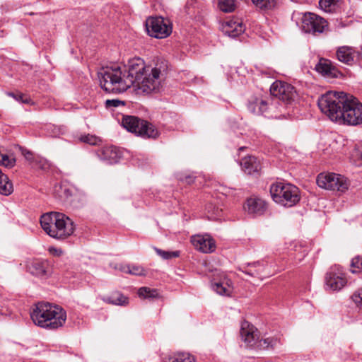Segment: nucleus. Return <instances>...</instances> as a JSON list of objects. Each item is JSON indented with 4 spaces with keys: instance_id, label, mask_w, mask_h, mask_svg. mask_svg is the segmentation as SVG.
<instances>
[{
    "instance_id": "obj_1",
    "label": "nucleus",
    "mask_w": 362,
    "mask_h": 362,
    "mask_svg": "<svg viewBox=\"0 0 362 362\" xmlns=\"http://www.w3.org/2000/svg\"><path fill=\"white\" fill-rule=\"evenodd\" d=\"M168 70V62L158 59L153 64L146 65L141 58L129 60L127 66L117 65L103 68L98 72L100 85L107 93H121L136 85L146 93L157 92Z\"/></svg>"
},
{
    "instance_id": "obj_2",
    "label": "nucleus",
    "mask_w": 362,
    "mask_h": 362,
    "mask_svg": "<svg viewBox=\"0 0 362 362\" xmlns=\"http://www.w3.org/2000/svg\"><path fill=\"white\" fill-rule=\"evenodd\" d=\"M317 104L322 113L339 124L362 123V104L344 92L328 91L320 96Z\"/></svg>"
},
{
    "instance_id": "obj_3",
    "label": "nucleus",
    "mask_w": 362,
    "mask_h": 362,
    "mask_svg": "<svg viewBox=\"0 0 362 362\" xmlns=\"http://www.w3.org/2000/svg\"><path fill=\"white\" fill-rule=\"evenodd\" d=\"M35 325L48 329L62 327L66 320V312L59 306L47 302L36 303L30 312Z\"/></svg>"
},
{
    "instance_id": "obj_4",
    "label": "nucleus",
    "mask_w": 362,
    "mask_h": 362,
    "mask_svg": "<svg viewBox=\"0 0 362 362\" xmlns=\"http://www.w3.org/2000/svg\"><path fill=\"white\" fill-rule=\"evenodd\" d=\"M40 223L46 234L57 240H65L75 230L73 221L60 212L50 211L43 214L40 216Z\"/></svg>"
},
{
    "instance_id": "obj_5",
    "label": "nucleus",
    "mask_w": 362,
    "mask_h": 362,
    "mask_svg": "<svg viewBox=\"0 0 362 362\" xmlns=\"http://www.w3.org/2000/svg\"><path fill=\"white\" fill-rule=\"evenodd\" d=\"M269 191L274 202L284 207H292L300 199L299 189L291 183L276 182Z\"/></svg>"
},
{
    "instance_id": "obj_6",
    "label": "nucleus",
    "mask_w": 362,
    "mask_h": 362,
    "mask_svg": "<svg viewBox=\"0 0 362 362\" xmlns=\"http://www.w3.org/2000/svg\"><path fill=\"white\" fill-rule=\"evenodd\" d=\"M122 125L128 132L144 138L155 139L159 134L158 129L152 124L136 116H123Z\"/></svg>"
},
{
    "instance_id": "obj_7",
    "label": "nucleus",
    "mask_w": 362,
    "mask_h": 362,
    "mask_svg": "<svg viewBox=\"0 0 362 362\" xmlns=\"http://www.w3.org/2000/svg\"><path fill=\"white\" fill-rule=\"evenodd\" d=\"M277 103V100L271 97L252 96L248 100L247 109L254 115L274 118L278 117Z\"/></svg>"
},
{
    "instance_id": "obj_8",
    "label": "nucleus",
    "mask_w": 362,
    "mask_h": 362,
    "mask_svg": "<svg viewBox=\"0 0 362 362\" xmlns=\"http://www.w3.org/2000/svg\"><path fill=\"white\" fill-rule=\"evenodd\" d=\"M316 181L320 188L340 192H346L350 185L346 177L334 173H320Z\"/></svg>"
},
{
    "instance_id": "obj_9",
    "label": "nucleus",
    "mask_w": 362,
    "mask_h": 362,
    "mask_svg": "<svg viewBox=\"0 0 362 362\" xmlns=\"http://www.w3.org/2000/svg\"><path fill=\"white\" fill-rule=\"evenodd\" d=\"M146 28L150 36L163 39L171 34L173 25L169 19L160 16L150 17L146 21Z\"/></svg>"
},
{
    "instance_id": "obj_10",
    "label": "nucleus",
    "mask_w": 362,
    "mask_h": 362,
    "mask_svg": "<svg viewBox=\"0 0 362 362\" xmlns=\"http://www.w3.org/2000/svg\"><path fill=\"white\" fill-rule=\"evenodd\" d=\"M270 93L274 98L287 103L294 101L298 95L293 86L281 81H276L272 84Z\"/></svg>"
},
{
    "instance_id": "obj_11",
    "label": "nucleus",
    "mask_w": 362,
    "mask_h": 362,
    "mask_svg": "<svg viewBox=\"0 0 362 362\" xmlns=\"http://www.w3.org/2000/svg\"><path fill=\"white\" fill-rule=\"evenodd\" d=\"M327 21L311 13H305L302 17V30L306 33L317 35L324 32L327 27Z\"/></svg>"
},
{
    "instance_id": "obj_12",
    "label": "nucleus",
    "mask_w": 362,
    "mask_h": 362,
    "mask_svg": "<svg viewBox=\"0 0 362 362\" xmlns=\"http://www.w3.org/2000/svg\"><path fill=\"white\" fill-rule=\"evenodd\" d=\"M240 334L246 347L256 349L259 337V332L254 325L247 321L242 322Z\"/></svg>"
},
{
    "instance_id": "obj_13",
    "label": "nucleus",
    "mask_w": 362,
    "mask_h": 362,
    "mask_svg": "<svg viewBox=\"0 0 362 362\" xmlns=\"http://www.w3.org/2000/svg\"><path fill=\"white\" fill-rule=\"evenodd\" d=\"M220 30L225 35L235 38L244 33L245 26L240 19L233 18L223 21L220 25Z\"/></svg>"
},
{
    "instance_id": "obj_14",
    "label": "nucleus",
    "mask_w": 362,
    "mask_h": 362,
    "mask_svg": "<svg viewBox=\"0 0 362 362\" xmlns=\"http://www.w3.org/2000/svg\"><path fill=\"white\" fill-rule=\"evenodd\" d=\"M346 284L344 274L339 267L331 268L325 277V286L332 291H339Z\"/></svg>"
},
{
    "instance_id": "obj_15",
    "label": "nucleus",
    "mask_w": 362,
    "mask_h": 362,
    "mask_svg": "<svg viewBox=\"0 0 362 362\" xmlns=\"http://www.w3.org/2000/svg\"><path fill=\"white\" fill-rule=\"evenodd\" d=\"M191 242L197 250L203 253H211L216 249L214 240L208 234L193 235Z\"/></svg>"
},
{
    "instance_id": "obj_16",
    "label": "nucleus",
    "mask_w": 362,
    "mask_h": 362,
    "mask_svg": "<svg viewBox=\"0 0 362 362\" xmlns=\"http://www.w3.org/2000/svg\"><path fill=\"white\" fill-rule=\"evenodd\" d=\"M28 268L31 274L37 277H47L52 274L51 265L46 259L33 260Z\"/></svg>"
},
{
    "instance_id": "obj_17",
    "label": "nucleus",
    "mask_w": 362,
    "mask_h": 362,
    "mask_svg": "<svg viewBox=\"0 0 362 362\" xmlns=\"http://www.w3.org/2000/svg\"><path fill=\"white\" fill-rule=\"evenodd\" d=\"M267 269V267L259 261L243 264L240 268V270L245 274L260 279H263L269 275Z\"/></svg>"
},
{
    "instance_id": "obj_18",
    "label": "nucleus",
    "mask_w": 362,
    "mask_h": 362,
    "mask_svg": "<svg viewBox=\"0 0 362 362\" xmlns=\"http://www.w3.org/2000/svg\"><path fill=\"white\" fill-rule=\"evenodd\" d=\"M244 209L254 216H261L267 209V203L259 197H250L247 199Z\"/></svg>"
},
{
    "instance_id": "obj_19",
    "label": "nucleus",
    "mask_w": 362,
    "mask_h": 362,
    "mask_svg": "<svg viewBox=\"0 0 362 362\" xmlns=\"http://www.w3.org/2000/svg\"><path fill=\"white\" fill-rule=\"evenodd\" d=\"M358 56V52L354 48L349 46L339 47L336 51L337 59L339 62L349 66L354 64Z\"/></svg>"
},
{
    "instance_id": "obj_20",
    "label": "nucleus",
    "mask_w": 362,
    "mask_h": 362,
    "mask_svg": "<svg viewBox=\"0 0 362 362\" xmlns=\"http://www.w3.org/2000/svg\"><path fill=\"white\" fill-rule=\"evenodd\" d=\"M240 164L242 170L248 175L258 174L262 168L261 160L252 156L244 157Z\"/></svg>"
},
{
    "instance_id": "obj_21",
    "label": "nucleus",
    "mask_w": 362,
    "mask_h": 362,
    "mask_svg": "<svg viewBox=\"0 0 362 362\" xmlns=\"http://www.w3.org/2000/svg\"><path fill=\"white\" fill-rule=\"evenodd\" d=\"M98 158L108 164H113L118 162L119 153L115 146H105L97 151Z\"/></svg>"
},
{
    "instance_id": "obj_22",
    "label": "nucleus",
    "mask_w": 362,
    "mask_h": 362,
    "mask_svg": "<svg viewBox=\"0 0 362 362\" xmlns=\"http://www.w3.org/2000/svg\"><path fill=\"white\" fill-rule=\"evenodd\" d=\"M315 69L323 76L331 78L337 77L338 74V71L332 65V62L325 59H320L319 62L316 64Z\"/></svg>"
},
{
    "instance_id": "obj_23",
    "label": "nucleus",
    "mask_w": 362,
    "mask_h": 362,
    "mask_svg": "<svg viewBox=\"0 0 362 362\" xmlns=\"http://www.w3.org/2000/svg\"><path fill=\"white\" fill-rule=\"evenodd\" d=\"M103 300L106 303L115 305L126 306L129 304V298L122 293L118 292L112 293L110 296H108Z\"/></svg>"
},
{
    "instance_id": "obj_24",
    "label": "nucleus",
    "mask_w": 362,
    "mask_h": 362,
    "mask_svg": "<svg viewBox=\"0 0 362 362\" xmlns=\"http://www.w3.org/2000/svg\"><path fill=\"white\" fill-rule=\"evenodd\" d=\"M13 191V185L0 169V194L8 196Z\"/></svg>"
},
{
    "instance_id": "obj_25",
    "label": "nucleus",
    "mask_w": 362,
    "mask_h": 362,
    "mask_svg": "<svg viewBox=\"0 0 362 362\" xmlns=\"http://www.w3.org/2000/svg\"><path fill=\"white\" fill-rule=\"evenodd\" d=\"M165 362H195V358L189 353L180 352L165 358Z\"/></svg>"
},
{
    "instance_id": "obj_26",
    "label": "nucleus",
    "mask_w": 362,
    "mask_h": 362,
    "mask_svg": "<svg viewBox=\"0 0 362 362\" xmlns=\"http://www.w3.org/2000/svg\"><path fill=\"white\" fill-rule=\"evenodd\" d=\"M211 286L214 291L221 296H230L232 292V288L228 282H215Z\"/></svg>"
},
{
    "instance_id": "obj_27",
    "label": "nucleus",
    "mask_w": 362,
    "mask_h": 362,
    "mask_svg": "<svg viewBox=\"0 0 362 362\" xmlns=\"http://www.w3.org/2000/svg\"><path fill=\"white\" fill-rule=\"evenodd\" d=\"M259 9L269 11L274 9L277 5V0H251Z\"/></svg>"
},
{
    "instance_id": "obj_28",
    "label": "nucleus",
    "mask_w": 362,
    "mask_h": 362,
    "mask_svg": "<svg viewBox=\"0 0 362 362\" xmlns=\"http://www.w3.org/2000/svg\"><path fill=\"white\" fill-rule=\"evenodd\" d=\"M218 8L224 13H230L235 9V0H219L218 4Z\"/></svg>"
},
{
    "instance_id": "obj_29",
    "label": "nucleus",
    "mask_w": 362,
    "mask_h": 362,
    "mask_svg": "<svg viewBox=\"0 0 362 362\" xmlns=\"http://www.w3.org/2000/svg\"><path fill=\"white\" fill-rule=\"evenodd\" d=\"M138 295L143 298H155L158 297V293L156 289H151L148 287H141L138 291Z\"/></svg>"
},
{
    "instance_id": "obj_30",
    "label": "nucleus",
    "mask_w": 362,
    "mask_h": 362,
    "mask_svg": "<svg viewBox=\"0 0 362 362\" xmlns=\"http://www.w3.org/2000/svg\"><path fill=\"white\" fill-rule=\"evenodd\" d=\"M340 0H320L319 5L326 12H332L335 9Z\"/></svg>"
},
{
    "instance_id": "obj_31",
    "label": "nucleus",
    "mask_w": 362,
    "mask_h": 362,
    "mask_svg": "<svg viewBox=\"0 0 362 362\" xmlns=\"http://www.w3.org/2000/svg\"><path fill=\"white\" fill-rule=\"evenodd\" d=\"M351 160L358 166L362 165V145L356 147L351 154Z\"/></svg>"
},
{
    "instance_id": "obj_32",
    "label": "nucleus",
    "mask_w": 362,
    "mask_h": 362,
    "mask_svg": "<svg viewBox=\"0 0 362 362\" xmlns=\"http://www.w3.org/2000/svg\"><path fill=\"white\" fill-rule=\"evenodd\" d=\"M362 271V257H355L351 262V272L358 273Z\"/></svg>"
},
{
    "instance_id": "obj_33",
    "label": "nucleus",
    "mask_w": 362,
    "mask_h": 362,
    "mask_svg": "<svg viewBox=\"0 0 362 362\" xmlns=\"http://www.w3.org/2000/svg\"><path fill=\"white\" fill-rule=\"evenodd\" d=\"M156 251L157 254L164 259H169L171 258L177 257L180 255V252L178 251L168 252L158 248H156Z\"/></svg>"
},
{
    "instance_id": "obj_34",
    "label": "nucleus",
    "mask_w": 362,
    "mask_h": 362,
    "mask_svg": "<svg viewBox=\"0 0 362 362\" xmlns=\"http://www.w3.org/2000/svg\"><path fill=\"white\" fill-rule=\"evenodd\" d=\"M206 209L211 214V219H218L221 217V209L213 206L211 204L209 205Z\"/></svg>"
},
{
    "instance_id": "obj_35",
    "label": "nucleus",
    "mask_w": 362,
    "mask_h": 362,
    "mask_svg": "<svg viewBox=\"0 0 362 362\" xmlns=\"http://www.w3.org/2000/svg\"><path fill=\"white\" fill-rule=\"evenodd\" d=\"M256 349H270V337L259 339Z\"/></svg>"
},
{
    "instance_id": "obj_36",
    "label": "nucleus",
    "mask_w": 362,
    "mask_h": 362,
    "mask_svg": "<svg viewBox=\"0 0 362 362\" xmlns=\"http://www.w3.org/2000/svg\"><path fill=\"white\" fill-rule=\"evenodd\" d=\"M127 272L133 275L141 276L144 274V269L140 266L132 265L128 267Z\"/></svg>"
},
{
    "instance_id": "obj_37",
    "label": "nucleus",
    "mask_w": 362,
    "mask_h": 362,
    "mask_svg": "<svg viewBox=\"0 0 362 362\" xmlns=\"http://www.w3.org/2000/svg\"><path fill=\"white\" fill-rule=\"evenodd\" d=\"M125 103L124 101L117 100V99H112V100H107L105 101V106L107 108L110 107H117L120 105H124Z\"/></svg>"
},
{
    "instance_id": "obj_38",
    "label": "nucleus",
    "mask_w": 362,
    "mask_h": 362,
    "mask_svg": "<svg viewBox=\"0 0 362 362\" xmlns=\"http://www.w3.org/2000/svg\"><path fill=\"white\" fill-rule=\"evenodd\" d=\"M351 298L358 306H362V288L356 291Z\"/></svg>"
},
{
    "instance_id": "obj_39",
    "label": "nucleus",
    "mask_w": 362,
    "mask_h": 362,
    "mask_svg": "<svg viewBox=\"0 0 362 362\" xmlns=\"http://www.w3.org/2000/svg\"><path fill=\"white\" fill-rule=\"evenodd\" d=\"M81 141L90 145H95L98 141V139L92 135H86L81 137Z\"/></svg>"
},
{
    "instance_id": "obj_40",
    "label": "nucleus",
    "mask_w": 362,
    "mask_h": 362,
    "mask_svg": "<svg viewBox=\"0 0 362 362\" xmlns=\"http://www.w3.org/2000/svg\"><path fill=\"white\" fill-rule=\"evenodd\" d=\"M281 344L282 343L280 337L277 336L270 337V349H274L277 348L281 346Z\"/></svg>"
},
{
    "instance_id": "obj_41",
    "label": "nucleus",
    "mask_w": 362,
    "mask_h": 362,
    "mask_svg": "<svg viewBox=\"0 0 362 362\" xmlns=\"http://www.w3.org/2000/svg\"><path fill=\"white\" fill-rule=\"evenodd\" d=\"M178 179L182 181H185L187 184H191L194 181V177L192 175L185 176V178L180 177Z\"/></svg>"
},
{
    "instance_id": "obj_42",
    "label": "nucleus",
    "mask_w": 362,
    "mask_h": 362,
    "mask_svg": "<svg viewBox=\"0 0 362 362\" xmlns=\"http://www.w3.org/2000/svg\"><path fill=\"white\" fill-rule=\"evenodd\" d=\"M10 95H11L13 98H15L18 101H22L23 98H24V95L22 94H14V93H9Z\"/></svg>"
},
{
    "instance_id": "obj_43",
    "label": "nucleus",
    "mask_w": 362,
    "mask_h": 362,
    "mask_svg": "<svg viewBox=\"0 0 362 362\" xmlns=\"http://www.w3.org/2000/svg\"><path fill=\"white\" fill-rule=\"evenodd\" d=\"M23 103H29L30 102V99L28 98H23L22 101Z\"/></svg>"
},
{
    "instance_id": "obj_44",
    "label": "nucleus",
    "mask_w": 362,
    "mask_h": 362,
    "mask_svg": "<svg viewBox=\"0 0 362 362\" xmlns=\"http://www.w3.org/2000/svg\"><path fill=\"white\" fill-rule=\"evenodd\" d=\"M55 250V253L57 256H59L62 253V250Z\"/></svg>"
},
{
    "instance_id": "obj_45",
    "label": "nucleus",
    "mask_w": 362,
    "mask_h": 362,
    "mask_svg": "<svg viewBox=\"0 0 362 362\" xmlns=\"http://www.w3.org/2000/svg\"><path fill=\"white\" fill-rule=\"evenodd\" d=\"M358 55L361 57V58L362 59V48H361V52H358Z\"/></svg>"
},
{
    "instance_id": "obj_46",
    "label": "nucleus",
    "mask_w": 362,
    "mask_h": 362,
    "mask_svg": "<svg viewBox=\"0 0 362 362\" xmlns=\"http://www.w3.org/2000/svg\"><path fill=\"white\" fill-rule=\"evenodd\" d=\"M245 147H240V150H243Z\"/></svg>"
}]
</instances>
